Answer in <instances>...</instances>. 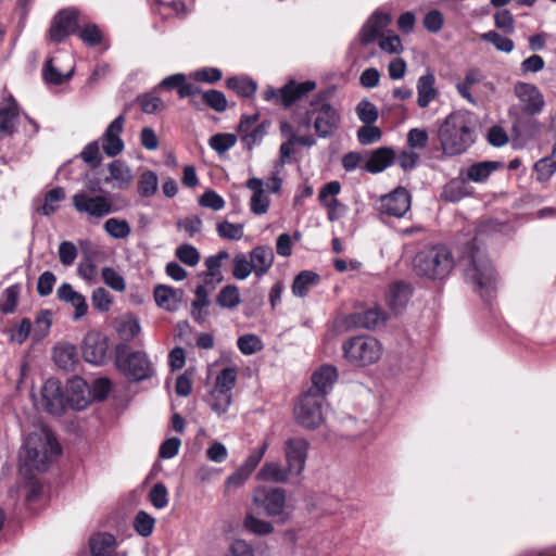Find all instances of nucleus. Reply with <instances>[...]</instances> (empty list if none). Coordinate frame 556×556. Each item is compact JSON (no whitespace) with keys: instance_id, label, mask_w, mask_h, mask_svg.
Masks as SVG:
<instances>
[{"instance_id":"1","label":"nucleus","mask_w":556,"mask_h":556,"mask_svg":"<svg viewBox=\"0 0 556 556\" xmlns=\"http://www.w3.org/2000/svg\"><path fill=\"white\" fill-rule=\"evenodd\" d=\"M437 136L445 156L463 154L476 141V119L467 111H455L440 124Z\"/></svg>"},{"instance_id":"2","label":"nucleus","mask_w":556,"mask_h":556,"mask_svg":"<svg viewBox=\"0 0 556 556\" xmlns=\"http://www.w3.org/2000/svg\"><path fill=\"white\" fill-rule=\"evenodd\" d=\"M458 265L466 282L471 285L482 298L495 289L496 273L484 251L477 243V238L464 245Z\"/></svg>"},{"instance_id":"3","label":"nucleus","mask_w":556,"mask_h":556,"mask_svg":"<svg viewBox=\"0 0 556 556\" xmlns=\"http://www.w3.org/2000/svg\"><path fill=\"white\" fill-rule=\"evenodd\" d=\"M61 451L53 433L47 428H41L26 437L21 459L24 463L23 466L45 471L48 464L59 456Z\"/></svg>"},{"instance_id":"4","label":"nucleus","mask_w":556,"mask_h":556,"mask_svg":"<svg viewBox=\"0 0 556 556\" xmlns=\"http://www.w3.org/2000/svg\"><path fill=\"white\" fill-rule=\"evenodd\" d=\"M332 93V89L316 93L305 113L307 122H313V127L319 138L332 137L340 127V112L330 101Z\"/></svg>"},{"instance_id":"5","label":"nucleus","mask_w":556,"mask_h":556,"mask_svg":"<svg viewBox=\"0 0 556 556\" xmlns=\"http://www.w3.org/2000/svg\"><path fill=\"white\" fill-rule=\"evenodd\" d=\"M455 266L452 252L445 245H433L419 251L413 261L417 276L429 280L446 278Z\"/></svg>"},{"instance_id":"6","label":"nucleus","mask_w":556,"mask_h":556,"mask_svg":"<svg viewBox=\"0 0 556 556\" xmlns=\"http://www.w3.org/2000/svg\"><path fill=\"white\" fill-rule=\"evenodd\" d=\"M115 365L131 382L150 379L155 374L154 366L146 352L130 351L124 343L115 348Z\"/></svg>"},{"instance_id":"7","label":"nucleus","mask_w":556,"mask_h":556,"mask_svg":"<svg viewBox=\"0 0 556 556\" xmlns=\"http://www.w3.org/2000/svg\"><path fill=\"white\" fill-rule=\"evenodd\" d=\"M345 359L355 366L365 367L378 362L382 354L380 342L370 336H357L342 344Z\"/></svg>"},{"instance_id":"8","label":"nucleus","mask_w":556,"mask_h":556,"mask_svg":"<svg viewBox=\"0 0 556 556\" xmlns=\"http://www.w3.org/2000/svg\"><path fill=\"white\" fill-rule=\"evenodd\" d=\"M325 400L315 395L314 391H306L299 399L294 407V417L299 425L306 429H315L324 421L321 407Z\"/></svg>"},{"instance_id":"9","label":"nucleus","mask_w":556,"mask_h":556,"mask_svg":"<svg viewBox=\"0 0 556 556\" xmlns=\"http://www.w3.org/2000/svg\"><path fill=\"white\" fill-rule=\"evenodd\" d=\"M315 88L316 83L314 80L298 83L292 79L278 90L268 87L264 91V99L266 101H275L277 104H281L285 108H290Z\"/></svg>"},{"instance_id":"10","label":"nucleus","mask_w":556,"mask_h":556,"mask_svg":"<svg viewBox=\"0 0 556 556\" xmlns=\"http://www.w3.org/2000/svg\"><path fill=\"white\" fill-rule=\"evenodd\" d=\"M74 208L89 218L101 219L114 213L112 200L105 195H90L86 191L77 192L72 198Z\"/></svg>"},{"instance_id":"11","label":"nucleus","mask_w":556,"mask_h":556,"mask_svg":"<svg viewBox=\"0 0 556 556\" xmlns=\"http://www.w3.org/2000/svg\"><path fill=\"white\" fill-rule=\"evenodd\" d=\"M253 503L267 516H280L286 507V492L280 488H258L254 492Z\"/></svg>"},{"instance_id":"12","label":"nucleus","mask_w":556,"mask_h":556,"mask_svg":"<svg viewBox=\"0 0 556 556\" xmlns=\"http://www.w3.org/2000/svg\"><path fill=\"white\" fill-rule=\"evenodd\" d=\"M38 405L52 415L60 416L64 412L68 405L67 396L64 395L59 380L51 378L45 382Z\"/></svg>"},{"instance_id":"13","label":"nucleus","mask_w":556,"mask_h":556,"mask_svg":"<svg viewBox=\"0 0 556 556\" xmlns=\"http://www.w3.org/2000/svg\"><path fill=\"white\" fill-rule=\"evenodd\" d=\"M514 93L518 98L523 113L536 115L543 111L544 97L535 85L518 81L514 86Z\"/></svg>"},{"instance_id":"14","label":"nucleus","mask_w":556,"mask_h":556,"mask_svg":"<svg viewBox=\"0 0 556 556\" xmlns=\"http://www.w3.org/2000/svg\"><path fill=\"white\" fill-rule=\"evenodd\" d=\"M309 443L303 438H290L285 442L283 452L289 471H293L294 477H300L303 472L308 455Z\"/></svg>"},{"instance_id":"15","label":"nucleus","mask_w":556,"mask_h":556,"mask_svg":"<svg viewBox=\"0 0 556 556\" xmlns=\"http://www.w3.org/2000/svg\"><path fill=\"white\" fill-rule=\"evenodd\" d=\"M84 359L93 365H103L109 358L108 338L101 332L90 331L83 342Z\"/></svg>"},{"instance_id":"16","label":"nucleus","mask_w":556,"mask_h":556,"mask_svg":"<svg viewBox=\"0 0 556 556\" xmlns=\"http://www.w3.org/2000/svg\"><path fill=\"white\" fill-rule=\"evenodd\" d=\"M78 31V12L74 9H64L53 17L49 36L54 42H62L71 34Z\"/></svg>"},{"instance_id":"17","label":"nucleus","mask_w":556,"mask_h":556,"mask_svg":"<svg viewBox=\"0 0 556 556\" xmlns=\"http://www.w3.org/2000/svg\"><path fill=\"white\" fill-rule=\"evenodd\" d=\"M410 207V197L405 188L399 187L389 194L381 197L379 211L381 214L402 217Z\"/></svg>"},{"instance_id":"18","label":"nucleus","mask_w":556,"mask_h":556,"mask_svg":"<svg viewBox=\"0 0 556 556\" xmlns=\"http://www.w3.org/2000/svg\"><path fill=\"white\" fill-rule=\"evenodd\" d=\"M124 124L125 115L121 114L110 123L101 137L102 150L110 157L118 155L124 150V142L121 138Z\"/></svg>"},{"instance_id":"19","label":"nucleus","mask_w":556,"mask_h":556,"mask_svg":"<svg viewBox=\"0 0 556 556\" xmlns=\"http://www.w3.org/2000/svg\"><path fill=\"white\" fill-rule=\"evenodd\" d=\"M388 316L380 307L375 306L355 312L348 317L349 325L356 328L376 329L387 321Z\"/></svg>"},{"instance_id":"20","label":"nucleus","mask_w":556,"mask_h":556,"mask_svg":"<svg viewBox=\"0 0 556 556\" xmlns=\"http://www.w3.org/2000/svg\"><path fill=\"white\" fill-rule=\"evenodd\" d=\"M338 379L337 368L331 365H324L312 376V387L308 391H314L315 395L325 396L331 390Z\"/></svg>"},{"instance_id":"21","label":"nucleus","mask_w":556,"mask_h":556,"mask_svg":"<svg viewBox=\"0 0 556 556\" xmlns=\"http://www.w3.org/2000/svg\"><path fill=\"white\" fill-rule=\"evenodd\" d=\"M391 23V16L388 13H375L364 24L361 29L359 38L364 45H369L376 41L381 33Z\"/></svg>"},{"instance_id":"22","label":"nucleus","mask_w":556,"mask_h":556,"mask_svg":"<svg viewBox=\"0 0 556 556\" xmlns=\"http://www.w3.org/2000/svg\"><path fill=\"white\" fill-rule=\"evenodd\" d=\"M60 301L71 304L74 308V320L83 318L88 312V304L86 298L74 290L71 283H62L56 291Z\"/></svg>"},{"instance_id":"23","label":"nucleus","mask_w":556,"mask_h":556,"mask_svg":"<svg viewBox=\"0 0 556 556\" xmlns=\"http://www.w3.org/2000/svg\"><path fill=\"white\" fill-rule=\"evenodd\" d=\"M394 159L395 152L392 148H378L369 153L363 169L371 174L381 173L394 162Z\"/></svg>"},{"instance_id":"24","label":"nucleus","mask_w":556,"mask_h":556,"mask_svg":"<svg viewBox=\"0 0 556 556\" xmlns=\"http://www.w3.org/2000/svg\"><path fill=\"white\" fill-rule=\"evenodd\" d=\"M247 188L252 191L250 210L255 215H263L268 211L270 199L265 194L264 181L252 177L247 181Z\"/></svg>"},{"instance_id":"25","label":"nucleus","mask_w":556,"mask_h":556,"mask_svg":"<svg viewBox=\"0 0 556 556\" xmlns=\"http://www.w3.org/2000/svg\"><path fill=\"white\" fill-rule=\"evenodd\" d=\"M253 273L256 277H262L271 268L274 263V252L268 245H257L249 253Z\"/></svg>"},{"instance_id":"26","label":"nucleus","mask_w":556,"mask_h":556,"mask_svg":"<svg viewBox=\"0 0 556 556\" xmlns=\"http://www.w3.org/2000/svg\"><path fill=\"white\" fill-rule=\"evenodd\" d=\"M88 393V384L84 379H72L67 387V404L75 410L84 409L89 403Z\"/></svg>"},{"instance_id":"27","label":"nucleus","mask_w":556,"mask_h":556,"mask_svg":"<svg viewBox=\"0 0 556 556\" xmlns=\"http://www.w3.org/2000/svg\"><path fill=\"white\" fill-rule=\"evenodd\" d=\"M435 77L434 75L428 71L425 75L420 76L417 80V104L419 108H427L430 102H432L437 96L438 90L434 87Z\"/></svg>"},{"instance_id":"28","label":"nucleus","mask_w":556,"mask_h":556,"mask_svg":"<svg viewBox=\"0 0 556 556\" xmlns=\"http://www.w3.org/2000/svg\"><path fill=\"white\" fill-rule=\"evenodd\" d=\"M153 294L156 304L169 312H174L178 308L182 298L181 290L163 285L156 286Z\"/></svg>"},{"instance_id":"29","label":"nucleus","mask_w":556,"mask_h":556,"mask_svg":"<svg viewBox=\"0 0 556 556\" xmlns=\"http://www.w3.org/2000/svg\"><path fill=\"white\" fill-rule=\"evenodd\" d=\"M410 295V286L403 281H396L390 286L387 301L390 308L397 313L406 306Z\"/></svg>"},{"instance_id":"30","label":"nucleus","mask_w":556,"mask_h":556,"mask_svg":"<svg viewBox=\"0 0 556 556\" xmlns=\"http://www.w3.org/2000/svg\"><path fill=\"white\" fill-rule=\"evenodd\" d=\"M257 476L263 481H270L275 483H286L291 477H294L293 471H289L288 466L283 467L278 462L265 463Z\"/></svg>"},{"instance_id":"31","label":"nucleus","mask_w":556,"mask_h":556,"mask_svg":"<svg viewBox=\"0 0 556 556\" xmlns=\"http://www.w3.org/2000/svg\"><path fill=\"white\" fill-rule=\"evenodd\" d=\"M466 178H453L443 188L441 197L448 202H458L471 195L472 188Z\"/></svg>"},{"instance_id":"32","label":"nucleus","mask_w":556,"mask_h":556,"mask_svg":"<svg viewBox=\"0 0 556 556\" xmlns=\"http://www.w3.org/2000/svg\"><path fill=\"white\" fill-rule=\"evenodd\" d=\"M320 282V277L313 270L300 271L292 282V293L294 296L304 298L308 294L309 290Z\"/></svg>"},{"instance_id":"33","label":"nucleus","mask_w":556,"mask_h":556,"mask_svg":"<svg viewBox=\"0 0 556 556\" xmlns=\"http://www.w3.org/2000/svg\"><path fill=\"white\" fill-rule=\"evenodd\" d=\"M18 117V106L14 98L11 96L9 103L0 108V132L10 136L16 129V121Z\"/></svg>"},{"instance_id":"34","label":"nucleus","mask_w":556,"mask_h":556,"mask_svg":"<svg viewBox=\"0 0 556 556\" xmlns=\"http://www.w3.org/2000/svg\"><path fill=\"white\" fill-rule=\"evenodd\" d=\"M159 87L165 90L177 89L178 96L181 99L194 93V84L186 83V75L181 73L165 77Z\"/></svg>"},{"instance_id":"35","label":"nucleus","mask_w":556,"mask_h":556,"mask_svg":"<svg viewBox=\"0 0 556 556\" xmlns=\"http://www.w3.org/2000/svg\"><path fill=\"white\" fill-rule=\"evenodd\" d=\"M501 164L498 162L484 161L472 164L467 168L466 179L468 181L481 184L488 180L490 175L496 170Z\"/></svg>"},{"instance_id":"36","label":"nucleus","mask_w":556,"mask_h":556,"mask_svg":"<svg viewBox=\"0 0 556 556\" xmlns=\"http://www.w3.org/2000/svg\"><path fill=\"white\" fill-rule=\"evenodd\" d=\"M53 359L60 368L71 370L77 362L76 350L71 344L58 345L53 350Z\"/></svg>"},{"instance_id":"37","label":"nucleus","mask_w":556,"mask_h":556,"mask_svg":"<svg viewBox=\"0 0 556 556\" xmlns=\"http://www.w3.org/2000/svg\"><path fill=\"white\" fill-rule=\"evenodd\" d=\"M226 86L242 98H251L257 89V84L244 76L229 77L226 80Z\"/></svg>"},{"instance_id":"38","label":"nucleus","mask_w":556,"mask_h":556,"mask_svg":"<svg viewBox=\"0 0 556 556\" xmlns=\"http://www.w3.org/2000/svg\"><path fill=\"white\" fill-rule=\"evenodd\" d=\"M92 556H110L115 545V538L110 533H99L90 539Z\"/></svg>"},{"instance_id":"39","label":"nucleus","mask_w":556,"mask_h":556,"mask_svg":"<svg viewBox=\"0 0 556 556\" xmlns=\"http://www.w3.org/2000/svg\"><path fill=\"white\" fill-rule=\"evenodd\" d=\"M65 199V191L62 187H55L45 194L43 203L38 212L43 216H50L60 208V203Z\"/></svg>"},{"instance_id":"40","label":"nucleus","mask_w":556,"mask_h":556,"mask_svg":"<svg viewBox=\"0 0 556 556\" xmlns=\"http://www.w3.org/2000/svg\"><path fill=\"white\" fill-rule=\"evenodd\" d=\"M241 303L239 288L236 285L223 287L216 295V304L222 308L235 309Z\"/></svg>"},{"instance_id":"41","label":"nucleus","mask_w":556,"mask_h":556,"mask_svg":"<svg viewBox=\"0 0 556 556\" xmlns=\"http://www.w3.org/2000/svg\"><path fill=\"white\" fill-rule=\"evenodd\" d=\"M110 177L115 180L118 188H126L132 180V174L128 165L121 160H114L109 164Z\"/></svg>"},{"instance_id":"42","label":"nucleus","mask_w":556,"mask_h":556,"mask_svg":"<svg viewBox=\"0 0 556 556\" xmlns=\"http://www.w3.org/2000/svg\"><path fill=\"white\" fill-rule=\"evenodd\" d=\"M229 258V253L225 250L205 258L206 276L215 279L217 282L223 281L224 277L220 267L224 261Z\"/></svg>"},{"instance_id":"43","label":"nucleus","mask_w":556,"mask_h":556,"mask_svg":"<svg viewBox=\"0 0 556 556\" xmlns=\"http://www.w3.org/2000/svg\"><path fill=\"white\" fill-rule=\"evenodd\" d=\"M132 527L139 535L148 538L154 530L155 519L147 511L139 510L134 518Z\"/></svg>"},{"instance_id":"44","label":"nucleus","mask_w":556,"mask_h":556,"mask_svg":"<svg viewBox=\"0 0 556 556\" xmlns=\"http://www.w3.org/2000/svg\"><path fill=\"white\" fill-rule=\"evenodd\" d=\"M103 227L106 233L114 239H125L131 232L130 225L126 219L109 218Z\"/></svg>"},{"instance_id":"45","label":"nucleus","mask_w":556,"mask_h":556,"mask_svg":"<svg viewBox=\"0 0 556 556\" xmlns=\"http://www.w3.org/2000/svg\"><path fill=\"white\" fill-rule=\"evenodd\" d=\"M207 403L216 414H225L231 403V393L212 390L207 397Z\"/></svg>"},{"instance_id":"46","label":"nucleus","mask_w":556,"mask_h":556,"mask_svg":"<svg viewBox=\"0 0 556 556\" xmlns=\"http://www.w3.org/2000/svg\"><path fill=\"white\" fill-rule=\"evenodd\" d=\"M481 40L492 43L496 50L505 53H509L514 50V41L508 37L502 36L495 30H490L481 34Z\"/></svg>"},{"instance_id":"47","label":"nucleus","mask_w":556,"mask_h":556,"mask_svg":"<svg viewBox=\"0 0 556 556\" xmlns=\"http://www.w3.org/2000/svg\"><path fill=\"white\" fill-rule=\"evenodd\" d=\"M20 291V285L10 286L4 290L0 300V312L3 314H12L15 311Z\"/></svg>"},{"instance_id":"48","label":"nucleus","mask_w":556,"mask_h":556,"mask_svg":"<svg viewBox=\"0 0 556 556\" xmlns=\"http://www.w3.org/2000/svg\"><path fill=\"white\" fill-rule=\"evenodd\" d=\"M232 263V276L237 280H244L253 273L250 258L244 253L236 254Z\"/></svg>"},{"instance_id":"49","label":"nucleus","mask_w":556,"mask_h":556,"mask_svg":"<svg viewBox=\"0 0 556 556\" xmlns=\"http://www.w3.org/2000/svg\"><path fill=\"white\" fill-rule=\"evenodd\" d=\"M237 381V369L233 367L224 368L216 377L213 390L231 393Z\"/></svg>"},{"instance_id":"50","label":"nucleus","mask_w":556,"mask_h":556,"mask_svg":"<svg viewBox=\"0 0 556 556\" xmlns=\"http://www.w3.org/2000/svg\"><path fill=\"white\" fill-rule=\"evenodd\" d=\"M269 122L264 121L258 123L251 132L242 136V143L248 150H252L256 144H260L264 137L267 135V128L269 127Z\"/></svg>"},{"instance_id":"51","label":"nucleus","mask_w":556,"mask_h":556,"mask_svg":"<svg viewBox=\"0 0 556 556\" xmlns=\"http://www.w3.org/2000/svg\"><path fill=\"white\" fill-rule=\"evenodd\" d=\"M356 136L362 146H368L380 141L382 131L374 124H364L357 129Z\"/></svg>"},{"instance_id":"52","label":"nucleus","mask_w":556,"mask_h":556,"mask_svg":"<svg viewBox=\"0 0 556 556\" xmlns=\"http://www.w3.org/2000/svg\"><path fill=\"white\" fill-rule=\"evenodd\" d=\"M355 112L359 121L364 124H375L379 117L378 110L374 103L367 99H363L355 108Z\"/></svg>"},{"instance_id":"53","label":"nucleus","mask_w":556,"mask_h":556,"mask_svg":"<svg viewBox=\"0 0 556 556\" xmlns=\"http://www.w3.org/2000/svg\"><path fill=\"white\" fill-rule=\"evenodd\" d=\"M157 176L152 170L144 172L138 181V192L141 197H151L157 190Z\"/></svg>"},{"instance_id":"54","label":"nucleus","mask_w":556,"mask_h":556,"mask_svg":"<svg viewBox=\"0 0 556 556\" xmlns=\"http://www.w3.org/2000/svg\"><path fill=\"white\" fill-rule=\"evenodd\" d=\"M244 527L248 531L257 535H266L274 531V527L270 522L263 519H258L252 514H248L245 516Z\"/></svg>"},{"instance_id":"55","label":"nucleus","mask_w":556,"mask_h":556,"mask_svg":"<svg viewBox=\"0 0 556 556\" xmlns=\"http://www.w3.org/2000/svg\"><path fill=\"white\" fill-rule=\"evenodd\" d=\"M237 142V136L233 134H216L210 138V147L218 154H223L231 149Z\"/></svg>"},{"instance_id":"56","label":"nucleus","mask_w":556,"mask_h":556,"mask_svg":"<svg viewBox=\"0 0 556 556\" xmlns=\"http://www.w3.org/2000/svg\"><path fill=\"white\" fill-rule=\"evenodd\" d=\"M237 345L239 351L244 355L255 354L263 349L262 340L255 334L241 336L237 341Z\"/></svg>"},{"instance_id":"57","label":"nucleus","mask_w":556,"mask_h":556,"mask_svg":"<svg viewBox=\"0 0 556 556\" xmlns=\"http://www.w3.org/2000/svg\"><path fill=\"white\" fill-rule=\"evenodd\" d=\"M203 101L206 106L216 112H224L227 109V99L225 94L216 89L203 91Z\"/></svg>"},{"instance_id":"58","label":"nucleus","mask_w":556,"mask_h":556,"mask_svg":"<svg viewBox=\"0 0 556 556\" xmlns=\"http://www.w3.org/2000/svg\"><path fill=\"white\" fill-rule=\"evenodd\" d=\"M79 38L88 46L94 47L102 42L103 35L96 24H88L81 29L78 28Z\"/></svg>"},{"instance_id":"59","label":"nucleus","mask_w":556,"mask_h":556,"mask_svg":"<svg viewBox=\"0 0 556 556\" xmlns=\"http://www.w3.org/2000/svg\"><path fill=\"white\" fill-rule=\"evenodd\" d=\"M534 170L539 181H547L556 172V161L551 156L543 157L534 164Z\"/></svg>"},{"instance_id":"60","label":"nucleus","mask_w":556,"mask_h":556,"mask_svg":"<svg viewBox=\"0 0 556 556\" xmlns=\"http://www.w3.org/2000/svg\"><path fill=\"white\" fill-rule=\"evenodd\" d=\"M217 233L220 238L227 240H240L243 237V226L229 222H222L217 225Z\"/></svg>"},{"instance_id":"61","label":"nucleus","mask_w":556,"mask_h":556,"mask_svg":"<svg viewBox=\"0 0 556 556\" xmlns=\"http://www.w3.org/2000/svg\"><path fill=\"white\" fill-rule=\"evenodd\" d=\"M176 256L188 266H195L200 261L199 251L191 244L185 243L177 248Z\"/></svg>"},{"instance_id":"62","label":"nucleus","mask_w":556,"mask_h":556,"mask_svg":"<svg viewBox=\"0 0 556 556\" xmlns=\"http://www.w3.org/2000/svg\"><path fill=\"white\" fill-rule=\"evenodd\" d=\"M149 501L156 509H162L168 504V492L163 483L154 484L149 492Z\"/></svg>"},{"instance_id":"63","label":"nucleus","mask_w":556,"mask_h":556,"mask_svg":"<svg viewBox=\"0 0 556 556\" xmlns=\"http://www.w3.org/2000/svg\"><path fill=\"white\" fill-rule=\"evenodd\" d=\"M141 110L147 114H154L165 110L163 100L152 93H147L139 98Z\"/></svg>"},{"instance_id":"64","label":"nucleus","mask_w":556,"mask_h":556,"mask_svg":"<svg viewBox=\"0 0 556 556\" xmlns=\"http://www.w3.org/2000/svg\"><path fill=\"white\" fill-rule=\"evenodd\" d=\"M102 279L106 286L115 291L123 292L126 289L123 276L112 267H104L102 269Z\"/></svg>"}]
</instances>
